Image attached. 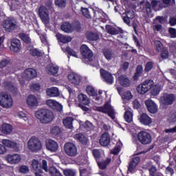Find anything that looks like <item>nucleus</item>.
<instances>
[{"mask_svg":"<svg viewBox=\"0 0 176 176\" xmlns=\"http://www.w3.org/2000/svg\"><path fill=\"white\" fill-rule=\"evenodd\" d=\"M81 80L82 77L76 73L72 72L68 75V80L73 85H79Z\"/></svg>","mask_w":176,"mask_h":176,"instance_id":"4be33fe9","label":"nucleus"},{"mask_svg":"<svg viewBox=\"0 0 176 176\" xmlns=\"http://www.w3.org/2000/svg\"><path fill=\"white\" fill-rule=\"evenodd\" d=\"M125 16H126L128 18H129L131 20H133V18L134 17V11H129L126 12Z\"/></svg>","mask_w":176,"mask_h":176,"instance_id":"774afa93","label":"nucleus"},{"mask_svg":"<svg viewBox=\"0 0 176 176\" xmlns=\"http://www.w3.org/2000/svg\"><path fill=\"white\" fill-rule=\"evenodd\" d=\"M63 174L65 176H75L76 175V171L72 169H65L63 170Z\"/></svg>","mask_w":176,"mask_h":176,"instance_id":"864d4df0","label":"nucleus"},{"mask_svg":"<svg viewBox=\"0 0 176 176\" xmlns=\"http://www.w3.org/2000/svg\"><path fill=\"white\" fill-rule=\"evenodd\" d=\"M34 78H36V70L31 68L27 69L22 76H19L21 85L25 83V79L31 80V79H34Z\"/></svg>","mask_w":176,"mask_h":176,"instance_id":"20e7f679","label":"nucleus"},{"mask_svg":"<svg viewBox=\"0 0 176 176\" xmlns=\"http://www.w3.org/2000/svg\"><path fill=\"white\" fill-rule=\"evenodd\" d=\"M32 167L35 173H42L43 171L42 170V168H41V164L36 160H33L32 162Z\"/></svg>","mask_w":176,"mask_h":176,"instance_id":"72a5a7b5","label":"nucleus"},{"mask_svg":"<svg viewBox=\"0 0 176 176\" xmlns=\"http://www.w3.org/2000/svg\"><path fill=\"white\" fill-rule=\"evenodd\" d=\"M160 52H161V58H162L163 60H167V58L170 56V54L168 53V50H167L166 47H163L162 50Z\"/></svg>","mask_w":176,"mask_h":176,"instance_id":"a18cd8bd","label":"nucleus"},{"mask_svg":"<svg viewBox=\"0 0 176 176\" xmlns=\"http://www.w3.org/2000/svg\"><path fill=\"white\" fill-rule=\"evenodd\" d=\"M86 91L89 96H96V90H94V88H93L91 86H87L86 88Z\"/></svg>","mask_w":176,"mask_h":176,"instance_id":"6e6d98bb","label":"nucleus"},{"mask_svg":"<svg viewBox=\"0 0 176 176\" xmlns=\"http://www.w3.org/2000/svg\"><path fill=\"white\" fill-rule=\"evenodd\" d=\"M96 110L98 112H102V113H107L108 116H109L111 119H115V109L113 107L111 106V104L106 103L103 107H96Z\"/></svg>","mask_w":176,"mask_h":176,"instance_id":"39448f33","label":"nucleus"},{"mask_svg":"<svg viewBox=\"0 0 176 176\" xmlns=\"http://www.w3.org/2000/svg\"><path fill=\"white\" fill-rule=\"evenodd\" d=\"M103 56L107 61H111V60L115 59L116 55H115V52L109 49H106L103 50Z\"/></svg>","mask_w":176,"mask_h":176,"instance_id":"cd10ccee","label":"nucleus"},{"mask_svg":"<svg viewBox=\"0 0 176 176\" xmlns=\"http://www.w3.org/2000/svg\"><path fill=\"white\" fill-rule=\"evenodd\" d=\"M42 168L45 171V173H49L50 175L51 176H63L61 173L54 166H51L47 168V162L46 160H43L42 161Z\"/></svg>","mask_w":176,"mask_h":176,"instance_id":"9d476101","label":"nucleus"},{"mask_svg":"<svg viewBox=\"0 0 176 176\" xmlns=\"http://www.w3.org/2000/svg\"><path fill=\"white\" fill-rule=\"evenodd\" d=\"M28 148L31 152H38L42 149V142L35 136L31 137L27 143Z\"/></svg>","mask_w":176,"mask_h":176,"instance_id":"f03ea898","label":"nucleus"},{"mask_svg":"<svg viewBox=\"0 0 176 176\" xmlns=\"http://www.w3.org/2000/svg\"><path fill=\"white\" fill-rule=\"evenodd\" d=\"M151 94L152 96H157L159 93H160V91L162 90V87H160V85H153L150 88Z\"/></svg>","mask_w":176,"mask_h":176,"instance_id":"4c0bfd02","label":"nucleus"},{"mask_svg":"<svg viewBox=\"0 0 176 176\" xmlns=\"http://www.w3.org/2000/svg\"><path fill=\"white\" fill-rule=\"evenodd\" d=\"M81 12L84 17H86L87 19H91V14H90V11H89V9L81 8Z\"/></svg>","mask_w":176,"mask_h":176,"instance_id":"5fc2aeb1","label":"nucleus"},{"mask_svg":"<svg viewBox=\"0 0 176 176\" xmlns=\"http://www.w3.org/2000/svg\"><path fill=\"white\" fill-rule=\"evenodd\" d=\"M138 138L140 144H142L143 145H148L152 142V136L151 135V133L145 131H140L138 135Z\"/></svg>","mask_w":176,"mask_h":176,"instance_id":"1a4fd4ad","label":"nucleus"},{"mask_svg":"<svg viewBox=\"0 0 176 176\" xmlns=\"http://www.w3.org/2000/svg\"><path fill=\"white\" fill-rule=\"evenodd\" d=\"M20 173L22 174H28L30 172V168L25 165H23L19 168Z\"/></svg>","mask_w":176,"mask_h":176,"instance_id":"bf43d9fd","label":"nucleus"},{"mask_svg":"<svg viewBox=\"0 0 176 176\" xmlns=\"http://www.w3.org/2000/svg\"><path fill=\"white\" fill-rule=\"evenodd\" d=\"M60 28L62 31H64V32H67L68 34H69V32H72V31L74 30L72 25H71V23H69V22H65L63 23L60 26Z\"/></svg>","mask_w":176,"mask_h":176,"instance_id":"f704fd0d","label":"nucleus"},{"mask_svg":"<svg viewBox=\"0 0 176 176\" xmlns=\"http://www.w3.org/2000/svg\"><path fill=\"white\" fill-rule=\"evenodd\" d=\"M1 144L6 148H10V149H14V151H15L16 152H19V151L20 150L19 144H17V143L10 140L3 139L1 141Z\"/></svg>","mask_w":176,"mask_h":176,"instance_id":"4468645a","label":"nucleus"},{"mask_svg":"<svg viewBox=\"0 0 176 176\" xmlns=\"http://www.w3.org/2000/svg\"><path fill=\"white\" fill-rule=\"evenodd\" d=\"M169 33L170 34L171 38H176V30L170 28L169 29Z\"/></svg>","mask_w":176,"mask_h":176,"instance_id":"338daca9","label":"nucleus"},{"mask_svg":"<svg viewBox=\"0 0 176 176\" xmlns=\"http://www.w3.org/2000/svg\"><path fill=\"white\" fill-rule=\"evenodd\" d=\"M124 119L128 123H131V122H133V113L129 110L126 111L124 113Z\"/></svg>","mask_w":176,"mask_h":176,"instance_id":"37998d69","label":"nucleus"},{"mask_svg":"<svg viewBox=\"0 0 176 176\" xmlns=\"http://www.w3.org/2000/svg\"><path fill=\"white\" fill-rule=\"evenodd\" d=\"M30 53L33 57H41V56H42V52L36 48L31 49Z\"/></svg>","mask_w":176,"mask_h":176,"instance_id":"de8ad7c7","label":"nucleus"},{"mask_svg":"<svg viewBox=\"0 0 176 176\" xmlns=\"http://www.w3.org/2000/svg\"><path fill=\"white\" fill-rule=\"evenodd\" d=\"M154 82L152 80H146L142 84H140L137 87V91L140 94H145L151 90V87L153 86Z\"/></svg>","mask_w":176,"mask_h":176,"instance_id":"0eeeda50","label":"nucleus"},{"mask_svg":"<svg viewBox=\"0 0 176 176\" xmlns=\"http://www.w3.org/2000/svg\"><path fill=\"white\" fill-rule=\"evenodd\" d=\"M60 133H61V129L57 126H54L50 129V133L52 134V135H58Z\"/></svg>","mask_w":176,"mask_h":176,"instance_id":"3c124183","label":"nucleus"},{"mask_svg":"<svg viewBox=\"0 0 176 176\" xmlns=\"http://www.w3.org/2000/svg\"><path fill=\"white\" fill-rule=\"evenodd\" d=\"M6 89L8 90H10V91H13V90H16V88L13 87V85L11 82H6Z\"/></svg>","mask_w":176,"mask_h":176,"instance_id":"0e129e2a","label":"nucleus"},{"mask_svg":"<svg viewBox=\"0 0 176 176\" xmlns=\"http://www.w3.org/2000/svg\"><path fill=\"white\" fill-rule=\"evenodd\" d=\"M78 100L80 104H83L84 105H89L90 104V100L85 94H80L78 96Z\"/></svg>","mask_w":176,"mask_h":176,"instance_id":"2f4dec72","label":"nucleus"},{"mask_svg":"<svg viewBox=\"0 0 176 176\" xmlns=\"http://www.w3.org/2000/svg\"><path fill=\"white\" fill-rule=\"evenodd\" d=\"M46 94L48 97H58L60 96V91L58 88L52 87L46 89Z\"/></svg>","mask_w":176,"mask_h":176,"instance_id":"bb28decb","label":"nucleus"},{"mask_svg":"<svg viewBox=\"0 0 176 176\" xmlns=\"http://www.w3.org/2000/svg\"><path fill=\"white\" fill-rule=\"evenodd\" d=\"M21 42L17 38H14L11 41L10 50L19 53L21 50Z\"/></svg>","mask_w":176,"mask_h":176,"instance_id":"6ab92c4d","label":"nucleus"},{"mask_svg":"<svg viewBox=\"0 0 176 176\" xmlns=\"http://www.w3.org/2000/svg\"><path fill=\"white\" fill-rule=\"evenodd\" d=\"M55 5L63 9L67 6V0H55Z\"/></svg>","mask_w":176,"mask_h":176,"instance_id":"8fccbe9b","label":"nucleus"},{"mask_svg":"<svg viewBox=\"0 0 176 176\" xmlns=\"http://www.w3.org/2000/svg\"><path fill=\"white\" fill-rule=\"evenodd\" d=\"M100 75L104 79L105 82L109 83V85H112V83H113V76H112V74H111L109 72L101 69Z\"/></svg>","mask_w":176,"mask_h":176,"instance_id":"5701e85b","label":"nucleus"},{"mask_svg":"<svg viewBox=\"0 0 176 176\" xmlns=\"http://www.w3.org/2000/svg\"><path fill=\"white\" fill-rule=\"evenodd\" d=\"M160 101L162 105H173V104H174V101H175V96L173 94H164L161 96Z\"/></svg>","mask_w":176,"mask_h":176,"instance_id":"9b49d317","label":"nucleus"},{"mask_svg":"<svg viewBox=\"0 0 176 176\" xmlns=\"http://www.w3.org/2000/svg\"><path fill=\"white\" fill-rule=\"evenodd\" d=\"M46 104L52 109H56L57 111H61L63 109V105L55 100L49 99L46 100Z\"/></svg>","mask_w":176,"mask_h":176,"instance_id":"412c9836","label":"nucleus"},{"mask_svg":"<svg viewBox=\"0 0 176 176\" xmlns=\"http://www.w3.org/2000/svg\"><path fill=\"white\" fill-rule=\"evenodd\" d=\"M81 54L88 60V61H91L93 60V52L89 49L86 45H82L80 47Z\"/></svg>","mask_w":176,"mask_h":176,"instance_id":"dca6fc26","label":"nucleus"},{"mask_svg":"<svg viewBox=\"0 0 176 176\" xmlns=\"http://www.w3.org/2000/svg\"><path fill=\"white\" fill-rule=\"evenodd\" d=\"M73 122L74 118H72V117H67L63 120V123L67 129H71L72 127Z\"/></svg>","mask_w":176,"mask_h":176,"instance_id":"ea45409f","label":"nucleus"},{"mask_svg":"<svg viewBox=\"0 0 176 176\" xmlns=\"http://www.w3.org/2000/svg\"><path fill=\"white\" fill-rule=\"evenodd\" d=\"M40 39L44 45H47V38L46 37V34H41Z\"/></svg>","mask_w":176,"mask_h":176,"instance_id":"69168bd1","label":"nucleus"},{"mask_svg":"<svg viewBox=\"0 0 176 176\" xmlns=\"http://www.w3.org/2000/svg\"><path fill=\"white\" fill-rule=\"evenodd\" d=\"M38 14L43 23L47 24L49 23L50 18H49V11L46 9L45 6H41L38 9Z\"/></svg>","mask_w":176,"mask_h":176,"instance_id":"ddd939ff","label":"nucleus"},{"mask_svg":"<svg viewBox=\"0 0 176 176\" xmlns=\"http://www.w3.org/2000/svg\"><path fill=\"white\" fill-rule=\"evenodd\" d=\"M138 163H140V158L139 157H136L132 160V161L129 163V165L128 166V171L129 173H133L134 171V169L137 166H138Z\"/></svg>","mask_w":176,"mask_h":176,"instance_id":"c85d7f7f","label":"nucleus"},{"mask_svg":"<svg viewBox=\"0 0 176 176\" xmlns=\"http://www.w3.org/2000/svg\"><path fill=\"white\" fill-rule=\"evenodd\" d=\"M34 115L35 118L43 124L52 123L54 120V114L53 113V111L47 109H39L35 112Z\"/></svg>","mask_w":176,"mask_h":176,"instance_id":"f257e3e1","label":"nucleus"},{"mask_svg":"<svg viewBox=\"0 0 176 176\" xmlns=\"http://www.w3.org/2000/svg\"><path fill=\"white\" fill-rule=\"evenodd\" d=\"M56 38L61 42V43H68L72 41V38H71V36L63 35L60 33L56 34Z\"/></svg>","mask_w":176,"mask_h":176,"instance_id":"7c9ffc66","label":"nucleus"},{"mask_svg":"<svg viewBox=\"0 0 176 176\" xmlns=\"http://www.w3.org/2000/svg\"><path fill=\"white\" fill-rule=\"evenodd\" d=\"M10 63L9 60L4 59L0 62V68H5Z\"/></svg>","mask_w":176,"mask_h":176,"instance_id":"e2e57ef3","label":"nucleus"},{"mask_svg":"<svg viewBox=\"0 0 176 176\" xmlns=\"http://www.w3.org/2000/svg\"><path fill=\"white\" fill-rule=\"evenodd\" d=\"M99 142L102 146H108L109 142H111V136H109L108 133H104L101 135Z\"/></svg>","mask_w":176,"mask_h":176,"instance_id":"b1692460","label":"nucleus"},{"mask_svg":"<svg viewBox=\"0 0 176 176\" xmlns=\"http://www.w3.org/2000/svg\"><path fill=\"white\" fill-rule=\"evenodd\" d=\"M3 28L5 31L8 32H10V31H13V30H16V23L14 21L10 19H6L3 21L2 24Z\"/></svg>","mask_w":176,"mask_h":176,"instance_id":"2eb2a0df","label":"nucleus"},{"mask_svg":"<svg viewBox=\"0 0 176 176\" xmlns=\"http://www.w3.org/2000/svg\"><path fill=\"white\" fill-rule=\"evenodd\" d=\"M30 89L32 91H39L41 90V84L39 83H33L30 86Z\"/></svg>","mask_w":176,"mask_h":176,"instance_id":"4d7b16f0","label":"nucleus"},{"mask_svg":"<svg viewBox=\"0 0 176 176\" xmlns=\"http://www.w3.org/2000/svg\"><path fill=\"white\" fill-rule=\"evenodd\" d=\"M87 38L89 41H97L98 39V34L93 33L91 32H87Z\"/></svg>","mask_w":176,"mask_h":176,"instance_id":"79ce46f5","label":"nucleus"},{"mask_svg":"<svg viewBox=\"0 0 176 176\" xmlns=\"http://www.w3.org/2000/svg\"><path fill=\"white\" fill-rule=\"evenodd\" d=\"M106 31L110 35H118L119 34V30L109 25H106Z\"/></svg>","mask_w":176,"mask_h":176,"instance_id":"c9c22d12","label":"nucleus"},{"mask_svg":"<svg viewBox=\"0 0 176 176\" xmlns=\"http://www.w3.org/2000/svg\"><path fill=\"white\" fill-rule=\"evenodd\" d=\"M63 52L65 53L69 54V56H72L73 57L78 58V55L76 54V52L74 51V50L71 49L69 47H67L64 48L63 46L61 47Z\"/></svg>","mask_w":176,"mask_h":176,"instance_id":"a19ab883","label":"nucleus"},{"mask_svg":"<svg viewBox=\"0 0 176 176\" xmlns=\"http://www.w3.org/2000/svg\"><path fill=\"white\" fill-rule=\"evenodd\" d=\"M169 123H175L176 122V113L170 114L168 118Z\"/></svg>","mask_w":176,"mask_h":176,"instance_id":"052dcab7","label":"nucleus"},{"mask_svg":"<svg viewBox=\"0 0 176 176\" xmlns=\"http://www.w3.org/2000/svg\"><path fill=\"white\" fill-rule=\"evenodd\" d=\"M58 66L53 64H50L46 67V72L48 75H52V76H58Z\"/></svg>","mask_w":176,"mask_h":176,"instance_id":"aec40b11","label":"nucleus"},{"mask_svg":"<svg viewBox=\"0 0 176 176\" xmlns=\"http://www.w3.org/2000/svg\"><path fill=\"white\" fill-rule=\"evenodd\" d=\"M75 140L80 141L82 144H87V138L82 133H78L74 135Z\"/></svg>","mask_w":176,"mask_h":176,"instance_id":"e433bc0d","label":"nucleus"},{"mask_svg":"<svg viewBox=\"0 0 176 176\" xmlns=\"http://www.w3.org/2000/svg\"><path fill=\"white\" fill-rule=\"evenodd\" d=\"M19 38L20 39H21V41L25 42V43H30V42H31V38H30L28 34L21 33L19 34Z\"/></svg>","mask_w":176,"mask_h":176,"instance_id":"09e8293b","label":"nucleus"},{"mask_svg":"<svg viewBox=\"0 0 176 176\" xmlns=\"http://www.w3.org/2000/svg\"><path fill=\"white\" fill-rule=\"evenodd\" d=\"M46 148L50 152H57L58 151V143L53 140L46 141Z\"/></svg>","mask_w":176,"mask_h":176,"instance_id":"f3484780","label":"nucleus"},{"mask_svg":"<svg viewBox=\"0 0 176 176\" xmlns=\"http://www.w3.org/2000/svg\"><path fill=\"white\" fill-rule=\"evenodd\" d=\"M155 45L156 50H157V52H160L161 50H163V47H165L163 46V43H162V42L159 41H155Z\"/></svg>","mask_w":176,"mask_h":176,"instance_id":"13d9d810","label":"nucleus"},{"mask_svg":"<svg viewBox=\"0 0 176 176\" xmlns=\"http://www.w3.org/2000/svg\"><path fill=\"white\" fill-rule=\"evenodd\" d=\"M144 168L148 169L150 176H155L156 175V171H157L156 167L153 166L152 164L148 163L147 166H146L144 165Z\"/></svg>","mask_w":176,"mask_h":176,"instance_id":"58836bf2","label":"nucleus"},{"mask_svg":"<svg viewBox=\"0 0 176 176\" xmlns=\"http://www.w3.org/2000/svg\"><path fill=\"white\" fill-rule=\"evenodd\" d=\"M0 105L3 108H12L13 107V98L6 92L0 93Z\"/></svg>","mask_w":176,"mask_h":176,"instance_id":"7ed1b4c3","label":"nucleus"},{"mask_svg":"<svg viewBox=\"0 0 176 176\" xmlns=\"http://www.w3.org/2000/svg\"><path fill=\"white\" fill-rule=\"evenodd\" d=\"M6 160L10 164H18L21 162V155L17 153L9 154L6 156Z\"/></svg>","mask_w":176,"mask_h":176,"instance_id":"f8f14e48","label":"nucleus"},{"mask_svg":"<svg viewBox=\"0 0 176 176\" xmlns=\"http://www.w3.org/2000/svg\"><path fill=\"white\" fill-rule=\"evenodd\" d=\"M142 71H144V68L142 67V65H138L136 69V73L133 76V79L135 80H137V79L140 78V75L142 74Z\"/></svg>","mask_w":176,"mask_h":176,"instance_id":"49530a36","label":"nucleus"},{"mask_svg":"<svg viewBox=\"0 0 176 176\" xmlns=\"http://www.w3.org/2000/svg\"><path fill=\"white\" fill-rule=\"evenodd\" d=\"M153 68V63L148 62L146 64L144 71H145V72H149V71H151V69H152Z\"/></svg>","mask_w":176,"mask_h":176,"instance_id":"680f3d73","label":"nucleus"},{"mask_svg":"<svg viewBox=\"0 0 176 176\" xmlns=\"http://www.w3.org/2000/svg\"><path fill=\"white\" fill-rule=\"evenodd\" d=\"M65 153L70 157H75L78 155V148L72 142H67L64 145Z\"/></svg>","mask_w":176,"mask_h":176,"instance_id":"423d86ee","label":"nucleus"},{"mask_svg":"<svg viewBox=\"0 0 176 176\" xmlns=\"http://www.w3.org/2000/svg\"><path fill=\"white\" fill-rule=\"evenodd\" d=\"M93 155L94 157L96 159L99 168H100L101 170H104V168H107L108 164L111 163V158H107V160L101 162H98V159H100L101 152H100V151L98 149L93 150Z\"/></svg>","mask_w":176,"mask_h":176,"instance_id":"6e6552de","label":"nucleus"},{"mask_svg":"<svg viewBox=\"0 0 176 176\" xmlns=\"http://www.w3.org/2000/svg\"><path fill=\"white\" fill-rule=\"evenodd\" d=\"M122 100H126L129 101V100H131V98H133V94H131L130 91H126L122 95Z\"/></svg>","mask_w":176,"mask_h":176,"instance_id":"603ef678","label":"nucleus"},{"mask_svg":"<svg viewBox=\"0 0 176 176\" xmlns=\"http://www.w3.org/2000/svg\"><path fill=\"white\" fill-rule=\"evenodd\" d=\"M118 81L120 85L124 87H128V86H130V80H129L127 76H120L118 78Z\"/></svg>","mask_w":176,"mask_h":176,"instance_id":"473e14b6","label":"nucleus"},{"mask_svg":"<svg viewBox=\"0 0 176 176\" xmlns=\"http://www.w3.org/2000/svg\"><path fill=\"white\" fill-rule=\"evenodd\" d=\"M145 105L147 107V109L150 113H156L158 111L157 104L152 100H146Z\"/></svg>","mask_w":176,"mask_h":176,"instance_id":"a211bd4d","label":"nucleus"},{"mask_svg":"<svg viewBox=\"0 0 176 176\" xmlns=\"http://www.w3.org/2000/svg\"><path fill=\"white\" fill-rule=\"evenodd\" d=\"M15 118H19L20 119H23L24 122H28V117H27V114L23 111H19L15 113Z\"/></svg>","mask_w":176,"mask_h":176,"instance_id":"c03bdc74","label":"nucleus"},{"mask_svg":"<svg viewBox=\"0 0 176 176\" xmlns=\"http://www.w3.org/2000/svg\"><path fill=\"white\" fill-rule=\"evenodd\" d=\"M26 102L29 108H34L38 107V99L36 96L34 95H30L28 97Z\"/></svg>","mask_w":176,"mask_h":176,"instance_id":"a878e982","label":"nucleus"},{"mask_svg":"<svg viewBox=\"0 0 176 176\" xmlns=\"http://www.w3.org/2000/svg\"><path fill=\"white\" fill-rule=\"evenodd\" d=\"M140 121L142 124H144V126H148V124L152 123V119H151L145 113L140 115Z\"/></svg>","mask_w":176,"mask_h":176,"instance_id":"c756f323","label":"nucleus"},{"mask_svg":"<svg viewBox=\"0 0 176 176\" xmlns=\"http://www.w3.org/2000/svg\"><path fill=\"white\" fill-rule=\"evenodd\" d=\"M0 131L2 134L8 135L13 131V126L10 124L4 123L0 126Z\"/></svg>","mask_w":176,"mask_h":176,"instance_id":"393cba45","label":"nucleus"}]
</instances>
